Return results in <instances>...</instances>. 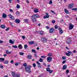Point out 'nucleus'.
<instances>
[{"instance_id": "1", "label": "nucleus", "mask_w": 77, "mask_h": 77, "mask_svg": "<svg viewBox=\"0 0 77 77\" xmlns=\"http://www.w3.org/2000/svg\"><path fill=\"white\" fill-rule=\"evenodd\" d=\"M39 16L38 14H34L32 16L31 19L33 23H35L36 22V18H39Z\"/></svg>"}, {"instance_id": "61", "label": "nucleus", "mask_w": 77, "mask_h": 77, "mask_svg": "<svg viewBox=\"0 0 77 77\" xmlns=\"http://www.w3.org/2000/svg\"><path fill=\"white\" fill-rule=\"evenodd\" d=\"M61 23H63V22H64V21H63V20H61L60 21Z\"/></svg>"}, {"instance_id": "46", "label": "nucleus", "mask_w": 77, "mask_h": 77, "mask_svg": "<svg viewBox=\"0 0 77 77\" xmlns=\"http://www.w3.org/2000/svg\"><path fill=\"white\" fill-rule=\"evenodd\" d=\"M57 25H56L55 26V29H57Z\"/></svg>"}, {"instance_id": "5", "label": "nucleus", "mask_w": 77, "mask_h": 77, "mask_svg": "<svg viewBox=\"0 0 77 77\" xmlns=\"http://www.w3.org/2000/svg\"><path fill=\"white\" fill-rule=\"evenodd\" d=\"M41 41L42 42H47V40L44 37H42Z\"/></svg>"}, {"instance_id": "3", "label": "nucleus", "mask_w": 77, "mask_h": 77, "mask_svg": "<svg viewBox=\"0 0 77 77\" xmlns=\"http://www.w3.org/2000/svg\"><path fill=\"white\" fill-rule=\"evenodd\" d=\"M25 71L27 72L28 73H30L31 72V70L29 68V67H26L25 68Z\"/></svg>"}, {"instance_id": "62", "label": "nucleus", "mask_w": 77, "mask_h": 77, "mask_svg": "<svg viewBox=\"0 0 77 77\" xmlns=\"http://www.w3.org/2000/svg\"><path fill=\"white\" fill-rule=\"evenodd\" d=\"M38 77H44V76H43L42 75H40Z\"/></svg>"}, {"instance_id": "11", "label": "nucleus", "mask_w": 77, "mask_h": 77, "mask_svg": "<svg viewBox=\"0 0 77 77\" xmlns=\"http://www.w3.org/2000/svg\"><path fill=\"white\" fill-rule=\"evenodd\" d=\"M32 55L29 54L27 56V58L28 59H32Z\"/></svg>"}, {"instance_id": "21", "label": "nucleus", "mask_w": 77, "mask_h": 77, "mask_svg": "<svg viewBox=\"0 0 77 77\" xmlns=\"http://www.w3.org/2000/svg\"><path fill=\"white\" fill-rule=\"evenodd\" d=\"M39 33L41 35H44V32L42 31H39Z\"/></svg>"}, {"instance_id": "17", "label": "nucleus", "mask_w": 77, "mask_h": 77, "mask_svg": "<svg viewBox=\"0 0 77 77\" xmlns=\"http://www.w3.org/2000/svg\"><path fill=\"white\" fill-rule=\"evenodd\" d=\"M49 32H50V33H53V32H54V29H53V28L51 29H50Z\"/></svg>"}, {"instance_id": "22", "label": "nucleus", "mask_w": 77, "mask_h": 77, "mask_svg": "<svg viewBox=\"0 0 77 77\" xmlns=\"http://www.w3.org/2000/svg\"><path fill=\"white\" fill-rule=\"evenodd\" d=\"M64 11L66 14H69V12L66 9H65Z\"/></svg>"}, {"instance_id": "8", "label": "nucleus", "mask_w": 77, "mask_h": 77, "mask_svg": "<svg viewBox=\"0 0 77 77\" xmlns=\"http://www.w3.org/2000/svg\"><path fill=\"white\" fill-rule=\"evenodd\" d=\"M9 17L11 18V20H15V17H13L12 15L11 14H9L8 15Z\"/></svg>"}, {"instance_id": "43", "label": "nucleus", "mask_w": 77, "mask_h": 77, "mask_svg": "<svg viewBox=\"0 0 77 77\" xmlns=\"http://www.w3.org/2000/svg\"><path fill=\"white\" fill-rule=\"evenodd\" d=\"M49 72V73H50V74H51V73H52V72H53V70H50Z\"/></svg>"}, {"instance_id": "45", "label": "nucleus", "mask_w": 77, "mask_h": 77, "mask_svg": "<svg viewBox=\"0 0 77 77\" xmlns=\"http://www.w3.org/2000/svg\"><path fill=\"white\" fill-rule=\"evenodd\" d=\"M38 68H41V66L40 64L38 65Z\"/></svg>"}, {"instance_id": "18", "label": "nucleus", "mask_w": 77, "mask_h": 77, "mask_svg": "<svg viewBox=\"0 0 77 77\" xmlns=\"http://www.w3.org/2000/svg\"><path fill=\"white\" fill-rule=\"evenodd\" d=\"M2 17L4 18H6L7 17V15L5 13H3L2 14Z\"/></svg>"}, {"instance_id": "40", "label": "nucleus", "mask_w": 77, "mask_h": 77, "mask_svg": "<svg viewBox=\"0 0 77 77\" xmlns=\"http://www.w3.org/2000/svg\"><path fill=\"white\" fill-rule=\"evenodd\" d=\"M0 68H3V66L2 65V64H0Z\"/></svg>"}, {"instance_id": "34", "label": "nucleus", "mask_w": 77, "mask_h": 77, "mask_svg": "<svg viewBox=\"0 0 77 77\" xmlns=\"http://www.w3.org/2000/svg\"><path fill=\"white\" fill-rule=\"evenodd\" d=\"M28 47V46H27V45H24V48L25 49H26V48H27V47Z\"/></svg>"}, {"instance_id": "23", "label": "nucleus", "mask_w": 77, "mask_h": 77, "mask_svg": "<svg viewBox=\"0 0 77 77\" xmlns=\"http://www.w3.org/2000/svg\"><path fill=\"white\" fill-rule=\"evenodd\" d=\"M29 44L32 45V44H34V42L33 41H31V42H29Z\"/></svg>"}, {"instance_id": "50", "label": "nucleus", "mask_w": 77, "mask_h": 77, "mask_svg": "<svg viewBox=\"0 0 77 77\" xmlns=\"http://www.w3.org/2000/svg\"><path fill=\"white\" fill-rule=\"evenodd\" d=\"M26 65H27V64H26V63H24L23 64V66H24L26 67Z\"/></svg>"}, {"instance_id": "39", "label": "nucleus", "mask_w": 77, "mask_h": 77, "mask_svg": "<svg viewBox=\"0 0 77 77\" xmlns=\"http://www.w3.org/2000/svg\"><path fill=\"white\" fill-rule=\"evenodd\" d=\"M32 65L34 68H35L36 67V64H35V63H33L32 64Z\"/></svg>"}, {"instance_id": "58", "label": "nucleus", "mask_w": 77, "mask_h": 77, "mask_svg": "<svg viewBox=\"0 0 77 77\" xmlns=\"http://www.w3.org/2000/svg\"><path fill=\"white\" fill-rule=\"evenodd\" d=\"M72 10H73V11H76V8H73L72 9Z\"/></svg>"}, {"instance_id": "30", "label": "nucleus", "mask_w": 77, "mask_h": 77, "mask_svg": "<svg viewBox=\"0 0 77 77\" xmlns=\"http://www.w3.org/2000/svg\"><path fill=\"white\" fill-rule=\"evenodd\" d=\"M24 21L25 22H26V23H29V20H28V19H24Z\"/></svg>"}, {"instance_id": "55", "label": "nucleus", "mask_w": 77, "mask_h": 77, "mask_svg": "<svg viewBox=\"0 0 77 77\" xmlns=\"http://www.w3.org/2000/svg\"><path fill=\"white\" fill-rule=\"evenodd\" d=\"M11 25V26H12V25H13V23H11V22H9Z\"/></svg>"}, {"instance_id": "42", "label": "nucleus", "mask_w": 77, "mask_h": 77, "mask_svg": "<svg viewBox=\"0 0 77 77\" xmlns=\"http://www.w3.org/2000/svg\"><path fill=\"white\" fill-rule=\"evenodd\" d=\"M52 1L51 0L49 2V4H50V5H51V4H52Z\"/></svg>"}, {"instance_id": "35", "label": "nucleus", "mask_w": 77, "mask_h": 77, "mask_svg": "<svg viewBox=\"0 0 77 77\" xmlns=\"http://www.w3.org/2000/svg\"><path fill=\"white\" fill-rule=\"evenodd\" d=\"M55 22L56 21L54 20H53L52 21V23H53V24H54Z\"/></svg>"}, {"instance_id": "56", "label": "nucleus", "mask_w": 77, "mask_h": 77, "mask_svg": "<svg viewBox=\"0 0 77 77\" xmlns=\"http://www.w3.org/2000/svg\"><path fill=\"white\" fill-rule=\"evenodd\" d=\"M28 68H29L30 69V68H31V65H29V66H28Z\"/></svg>"}, {"instance_id": "15", "label": "nucleus", "mask_w": 77, "mask_h": 77, "mask_svg": "<svg viewBox=\"0 0 77 77\" xmlns=\"http://www.w3.org/2000/svg\"><path fill=\"white\" fill-rule=\"evenodd\" d=\"M67 68V66L66 65H65L63 66L62 69L63 70L66 69Z\"/></svg>"}, {"instance_id": "33", "label": "nucleus", "mask_w": 77, "mask_h": 77, "mask_svg": "<svg viewBox=\"0 0 77 77\" xmlns=\"http://www.w3.org/2000/svg\"><path fill=\"white\" fill-rule=\"evenodd\" d=\"M62 60H65L66 59V57L65 56H63L62 57Z\"/></svg>"}, {"instance_id": "59", "label": "nucleus", "mask_w": 77, "mask_h": 77, "mask_svg": "<svg viewBox=\"0 0 77 77\" xmlns=\"http://www.w3.org/2000/svg\"><path fill=\"white\" fill-rule=\"evenodd\" d=\"M46 28L47 29H49V27H48V26H46Z\"/></svg>"}, {"instance_id": "41", "label": "nucleus", "mask_w": 77, "mask_h": 77, "mask_svg": "<svg viewBox=\"0 0 77 77\" xmlns=\"http://www.w3.org/2000/svg\"><path fill=\"white\" fill-rule=\"evenodd\" d=\"M16 14L17 15H19V12L17 11L16 13Z\"/></svg>"}, {"instance_id": "48", "label": "nucleus", "mask_w": 77, "mask_h": 77, "mask_svg": "<svg viewBox=\"0 0 77 77\" xmlns=\"http://www.w3.org/2000/svg\"><path fill=\"white\" fill-rule=\"evenodd\" d=\"M15 66H18V63H16L15 64Z\"/></svg>"}, {"instance_id": "37", "label": "nucleus", "mask_w": 77, "mask_h": 77, "mask_svg": "<svg viewBox=\"0 0 77 77\" xmlns=\"http://www.w3.org/2000/svg\"><path fill=\"white\" fill-rule=\"evenodd\" d=\"M52 55V54L50 53L48 54V56H51Z\"/></svg>"}, {"instance_id": "20", "label": "nucleus", "mask_w": 77, "mask_h": 77, "mask_svg": "<svg viewBox=\"0 0 77 77\" xmlns=\"http://www.w3.org/2000/svg\"><path fill=\"white\" fill-rule=\"evenodd\" d=\"M34 11L35 13H37V12H38L39 11H38V9L35 8L34 9Z\"/></svg>"}, {"instance_id": "49", "label": "nucleus", "mask_w": 77, "mask_h": 77, "mask_svg": "<svg viewBox=\"0 0 77 77\" xmlns=\"http://www.w3.org/2000/svg\"><path fill=\"white\" fill-rule=\"evenodd\" d=\"M36 63L37 64V65H40V63L38 61H37Z\"/></svg>"}, {"instance_id": "29", "label": "nucleus", "mask_w": 77, "mask_h": 77, "mask_svg": "<svg viewBox=\"0 0 77 77\" xmlns=\"http://www.w3.org/2000/svg\"><path fill=\"white\" fill-rule=\"evenodd\" d=\"M39 62H42L43 61V59H42V58H40L39 59Z\"/></svg>"}, {"instance_id": "32", "label": "nucleus", "mask_w": 77, "mask_h": 77, "mask_svg": "<svg viewBox=\"0 0 77 77\" xmlns=\"http://www.w3.org/2000/svg\"><path fill=\"white\" fill-rule=\"evenodd\" d=\"M12 47H13V48H18V46L16 45L12 46Z\"/></svg>"}, {"instance_id": "19", "label": "nucleus", "mask_w": 77, "mask_h": 77, "mask_svg": "<svg viewBox=\"0 0 77 77\" xmlns=\"http://www.w3.org/2000/svg\"><path fill=\"white\" fill-rule=\"evenodd\" d=\"M4 61H5V58H0V62H3Z\"/></svg>"}, {"instance_id": "28", "label": "nucleus", "mask_w": 77, "mask_h": 77, "mask_svg": "<svg viewBox=\"0 0 77 77\" xmlns=\"http://www.w3.org/2000/svg\"><path fill=\"white\" fill-rule=\"evenodd\" d=\"M19 54L21 56H23L24 54V53L23 52H19Z\"/></svg>"}, {"instance_id": "26", "label": "nucleus", "mask_w": 77, "mask_h": 77, "mask_svg": "<svg viewBox=\"0 0 77 77\" xmlns=\"http://www.w3.org/2000/svg\"><path fill=\"white\" fill-rule=\"evenodd\" d=\"M32 53H36V51L35 49H32V51H31Z\"/></svg>"}, {"instance_id": "25", "label": "nucleus", "mask_w": 77, "mask_h": 77, "mask_svg": "<svg viewBox=\"0 0 77 77\" xmlns=\"http://www.w3.org/2000/svg\"><path fill=\"white\" fill-rule=\"evenodd\" d=\"M9 42H10V44H14V42L13 41H12V40H10Z\"/></svg>"}, {"instance_id": "47", "label": "nucleus", "mask_w": 77, "mask_h": 77, "mask_svg": "<svg viewBox=\"0 0 77 77\" xmlns=\"http://www.w3.org/2000/svg\"><path fill=\"white\" fill-rule=\"evenodd\" d=\"M66 62V60H64V61H63L62 62V63L63 64H64V63H65Z\"/></svg>"}, {"instance_id": "7", "label": "nucleus", "mask_w": 77, "mask_h": 77, "mask_svg": "<svg viewBox=\"0 0 77 77\" xmlns=\"http://www.w3.org/2000/svg\"><path fill=\"white\" fill-rule=\"evenodd\" d=\"M68 53L67 52L66 53V56H70V54H72V52L70 51H68Z\"/></svg>"}, {"instance_id": "64", "label": "nucleus", "mask_w": 77, "mask_h": 77, "mask_svg": "<svg viewBox=\"0 0 77 77\" xmlns=\"http://www.w3.org/2000/svg\"><path fill=\"white\" fill-rule=\"evenodd\" d=\"M26 2L27 3H29V2L28 0H26Z\"/></svg>"}, {"instance_id": "9", "label": "nucleus", "mask_w": 77, "mask_h": 77, "mask_svg": "<svg viewBox=\"0 0 77 77\" xmlns=\"http://www.w3.org/2000/svg\"><path fill=\"white\" fill-rule=\"evenodd\" d=\"M71 38H68L67 40V44H70L71 42Z\"/></svg>"}, {"instance_id": "6", "label": "nucleus", "mask_w": 77, "mask_h": 77, "mask_svg": "<svg viewBox=\"0 0 77 77\" xmlns=\"http://www.w3.org/2000/svg\"><path fill=\"white\" fill-rule=\"evenodd\" d=\"M46 15H45L43 17L44 19H46V18H49V15H48V14L46 13Z\"/></svg>"}, {"instance_id": "51", "label": "nucleus", "mask_w": 77, "mask_h": 77, "mask_svg": "<svg viewBox=\"0 0 77 77\" xmlns=\"http://www.w3.org/2000/svg\"><path fill=\"white\" fill-rule=\"evenodd\" d=\"M5 64H8V61H5Z\"/></svg>"}, {"instance_id": "36", "label": "nucleus", "mask_w": 77, "mask_h": 77, "mask_svg": "<svg viewBox=\"0 0 77 77\" xmlns=\"http://www.w3.org/2000/svg\"><path fill=\"white\" fill-rule=\"evenodd\" d=\"M51 12H52V13H53V14H54L55 15H56V13H55V12H54V11H52V10H51Z\"/></svg>"}, {"instance_id": "38", "label": "nucleus", "mask_w": 77, "mask_h": 77, "mask_svg": "<svg viewBox=\"0 0 77 77\" xmlns=\"http://www.w3.org/2000/svg\"><path fill=\"white\" fill-rule=\"evenodd\" d=\"M46 70L47 71H48V72H49V71L50 70V68H47Z\"/></svg>"}, {"instance_id": "14", "label": "nucleus", "mask_w": 77, "mask_h": 77, "mask_svg": "<svg viewBox=\"0 0 77 77\" xmlns=\"http://www.w3.org/2000/svg\"><path fill=\"white\" fill-rule=\"evenodd\" d=\"M69 8H73V3H71L68 6Z\"/></svg>"}, {"instance_id": "16", "label": "nucleus", "mask_w": 77, "mask_h": 77, "mask_svg": "<svg viewBox=\"0 0 77 77\" xmlns=\"http://www.w3.org/2000/svg\"><path fill=\"white\" fill-rule=\"evenodd\" d=\"M18 48L20 50H21L23 48V46L21 44H20L18 46Z\"/></svg>"}, {"instance_id": "24", "label": "nucleus", "mask_w": 77, "mask_h": 77, "mask_svg": "<svg viewBox=\"0 0 77 77\" xmlns=\"http://www.w3.org/2000/svg\"><path fill=\"white\" fill-rule=\"evenodd\" d=\"M5 25H2L1 26V27L2 29H4V28H5Z\"/></svg>"}, {"instance_id": "54", "label": "nucleus", "mask_w": 77, "mask_h": 77, "mask_svg": "<svg viewBox=\"0 0 77 77\" xmlns=\"http://www.w3.org/2000/svg\"><path fill=\"white\" fill-rule=\"evenodd\" d=\"M10 12H13V10H12L11 9H10Z\"/></svg>"}, {"instance_id": "53", "label": "nucleus", "mask_w": 77, "mask_h": 77, "mask_svg": "<svg viewBox=\"0 0 77 77\" xmlns=\"http://www.w3.org/2000/svg\"><path fill=\"white\" fill-rule=\"evenodd\" d=\"M22 38L23 39H24L25 38H26V37L24 36H22Z\"/></svg>"}, {"instance_id": "60", "label": "nucleus", "mask_w": 77, "mask_h": 77, "mask_svg": "<svg viewBox=\"0 0 77 77\" xmlns=\"http://www.w3.org/2000/svg\"><path fill=\"white\" fill-rule=\"evenodd\" d=\"M6 31H8L9 30V28H7L6 29H5Z\"/></svg>"}, {"instance_id": "52", "label": "nucleus", "mask_w": 77, "mask_h": 77, "mask_svg": "<svg viewBox=\"0 0 77 77\" xmlns=\"http://www.w3.org/2000/svg\"><path fill=\"white\" fill-rule=\"evenodd\" d=\"M66 73H67V74H68V72H69V70H66Z\"/></svg>"}, {"instance_id": "2", "label": "nucleus", "mask_w": 77, "mask_h": 77, "mask_svg": "<svg viewBox=\"0 0 77 77\" xmlns=\"http://www.w3.org/2000/svg\"><path fill=\"white\" fill-rule=\"evenodd\" d=\"M12 75L14 77H20V75L17 74V73L12 72L11 73Z\"/></svg>"}, {"instance_id": "27", "label": "nucleus", "mask_w": 77, "mask_h": 77, "mask_svg": "<svg viewBox=\"0 0 77 77\" xmlns=\"http://www.w3.org/2000/svg\"><path fill=\"white\" fill-rule=\"evenodd\" d=\"M6 54H10V53H11V52H9L8 50H7L6 51Z\"/></svg>"}, {"instance_id": "31", "label": "nucleus", "mask_w": 77, "mask_h": 77, "mask_svg": "<svg viewBox=\"0 0 77 77\" xmlns=\"http://www.w3.org/2000/svg\"><path fill=\"white\" fill-rule=\"evenodd\" d=\"M17 9H19V8H20V5L18 4L17 5Z\"/></svg>"}, {"instance_id": "10", "label": "nucleus", "mask_w": 77, "mask_h": 77, "mask_svg": "<svg viewBox=\"0 0 77 77\" xmlns=\"http://www.w3.org/2000/svg\"><path fill=\"white\" fill-rule=\"evenodd\" d=\"M52 60V57H48L47 58V61L48 62H50Z\"/></svg>"}, {"instance_id": "4", "label": "nucleus", "mask_w": 77, "mask_h": 77, "mask_svg": "<svg viewBox=\"0 0 77 77\" xmlns=\"http://www.w3.org/2000/svg\"><path fill=\"white\" fill-rule=\"evenodd\" d=\"M74 25H73L72 23H69V30H72L74 28Z\"/></svg>"}, {"instance_id": "12", "label": "nucleus", "mask_w": 77, "mask_h": 77, "mask_svg": "<svg viewBox=\"0 0 77 77\" xmlns=\"http://www.w3.org/2000/svg\"><path fill=\"white\" fill-rule=\"evenodd\" d=\"M15 22L16 23H17V24H19L20 23V20L17 19L15 20Z\"/></svg>"}, {"instance_id": "63", "label": "nucleus", "mask_w": 77, "mask_h": 77, "mask_svg": "<svg viewBox=\"0 0 77 77\" xmlns=\"http://www.w3.org/2000/svg\"><path fill=\"white\" fill-rule=\"evenodd\" d=\"M8 1L10 3H11V2L12 1V0H8Z\"/></svg>"}, {"instance_id": "57", "label": "nucleus", "mask_w": 77, "mask_h": 77, "mask_svg": "<svg viewBox=\"0 0 77 77\" xmlns=\"http://www.w3.org/2000/svg\"><path fill=\"white\" fill-rule=\"evenodd\" d=\"M3 42V41H0V44H2Z\"/></svg>"}, {"instance_id": "13", "label": "nucleus", "mask_w": 77, "mask_h": 77, "mask_svg": "<svg viewBox=\"0 0 77 77\" xmlns=\"http://www.w3.org/2000/svg\"><path fill=\"white\" fill-rule=\"evenodd\" d=\"M58 30L60 31V34H62L63 33V30L60 28H59Z\"/></svg>"}, {"instance_id": "44", "label": "nucleus", "mask_w": 77, "mask_h": 77, "mask_svg": "<svg viewBox=\"0 0 77 77\" xmlns=\"http://www.w3.org/2000/svg\"><path fill=\"white\" fill-rule=\"evenodd\" d=\"M41 57H42V58H43L44 59H45L46 57L45 56H41Z\"/></svg>"}]
</instances>
